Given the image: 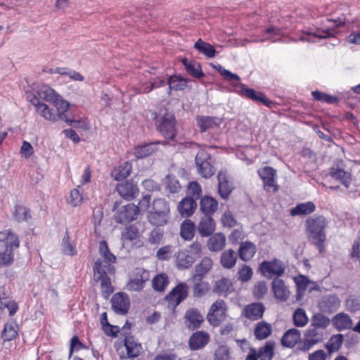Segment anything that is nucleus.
<instances>
[{
	"instance_id": "obj_25",
	"label": "nucleus",
	"mask_w": 360,
	"mask_h": 360,
	"mask_svg": "<svg viewBox=\"0 0 360 360\" xmlns=\"http://www.w3.org/2000/svg\"><path fill=\"white\" fill-rule=\"evenodd\" d=\"M217 179L219 194L222 198L226 199L229 198L233 190V185L228 180L227 175L225 172L221 171L218 174Z\"/></svg>"
},
{
	"instance_id": "obj_53",
	"label": "nucleus",
	"mask_w": 360,
	"mask_h": 360,
	"mask_svg": "<svg viewBox=\"0 0 360 360\" xmlns=\"http://www.w3.org/2000/svg\"><path fill=\"white\" fill-rule=\"evenodd\" d=\"M333 34L330 30H317L314 33H306L300 37V40L302 41H308V42H314L311 39V37H317V38H327L332 36Z\"/></svg>"
},
{
	"instance_id": "obj_29",
	"label": "nucleus",
	"mask_w": 360,
	"mask_h": 360,
	"mask_svg": "<svg viewBox=\"0 0 360 360\" xmlns=\"http://www.w3.org/2000/svg\"><path fill=\"white\" fill-rule=\"evenodd\" d=\"M33 94L27 95V98L30 100L32 98ZM37 98H39V101L40 100H44L46 102L53 103L54 101L58 98L59 94L56 92L53 89L48 86H41L39 88L37 91V95L34 94Z\"/></svg>"
},
{
	"instance_id": "obj_40",
	"label": "nucleus",
	"mask_w": 360,
	"mask_h": 360,
	"mask_svg": "<svg viewBox=\"0 0 360 360\" xmlns=\"http://www.w3.org/2000/svg\"><path fill=\"white\" fill-rule=\"evenodd\" d=\"M212 266V260L208 257L202 258L200 263L195 266V275L194 278L199 281L208 273Z\"/></svg>"
},
{
	"instance_id": "obj_19",
	"label": "nucleus",
	"mask_w": 360,
	"mask_h": 360,
	"mask_svg": "<svg viewBox=\"0 0 360 360\" xmlns=\"http://www.w3.org/2000/svg\"><path fill=\"white\" fill-rule=\"evenodd\" d=\"M265 307L261 302H253L246 305L242 311V315L251 321L260 319L264 314Z\"/></svg>"
},
{
	"instance_id": "obj_62",
	"label": "nucleus",
	"mask_w": 360,
	"mask_h": 360,
	"mask_svg": "<svg viewBox=\"0 0 360 360\" xmlns=\"http://www.w3.org/2000/svg\"><path fill=\"white\" fill-rule=\"evenodd\" d=\"M172 254V246L168 245L160 248L156 252V257L159 260H169Z\"/></svg>"
},
{
	"instance_id": "obj_10",
	"label": "nucleus",
	"mask_w": 360,
	"mask_h": 360,
	"mask_svg": "<svg viewBox=\"0 0 360 360\" xmlns=\"http://www.w3.org/2000/svg\"><path fill=\"white\" fill-rule=\"evenodd\" d=\"M226 303L222 300H217L210 307L207 316L209 323L213 326H217L223 321L226 311Z\"/></svg>"
},
{
	"instance_id": "obj_16",
	"label": "nucleus",
	"mask_w": 360,
	"mask_h": 360,
	"mask_svg": "<svg viewBox=\"0 0 360 360\" xmlns=\"http://www.w3.org/2000/svg\"><path fill=\"white\" fill-rule=\"evenodd\" d=\"M324 331L321 328L310 326L305 333V338L303 343L304 350L310 349L316 344L323 340Z\"/></svg>"
},
{
	"instance_id": "obj_21",
	"label": "nucleus",
	"mask_w": 360,
	"mask_h": 360,
	"mask_svg": "<svg viewBox=\"0 0 360 360\" xmlns=\"http://www.w3.org/2000/svg\"><path fill=\"white\" fill-rule=\"evenodd\" d=\"M124 345L127 354H120V359H133L139 356L142 349L141 345L134 341L132 336H126L124 340Z\"/></svg>"
},
{
	"instance_id": "obj_22",
	"label": "nucleus",
	"mask_w": 360,
	"mask_h": 360,
	"mask_svg": "<svg viewBox=\"0 0 360 360\" xmlns=\"http://www.w3.org/2000/svg\"><path fill=\"white\" fill-rule=\"evenodd\" d=\"M271 288L274 297L279 301L285 302L289 298L290 292L282 279L275 278L272 281Z\"/></svg>"
},
{
	"instance_id": "obj_34",
	"label": "nucleus",
	"mask_w": 360,
	"mask_h": 360,
	"mask_svg": "<svg viewBox=\"0 0 360 360\" xmlns=\"http://www.w3.org/2000/svg\"><path fill=\"white\" fill-rule=\"evenodd\" d=\"M237 259L238 256L232 249L224 250L220 256V263L226 269H233L236 264Z\"/></svg>"
},
{
	"instance_id": "obj_31",
	"label": "nucleus",
	"mask_w": 360,
	"mask_h": 360,
	"mask_svg": "<svg viewBox=\"0 0 360 360\" xmlns=\"http://www.w3.org/2000/svg\"><path fill=\"white\" fill-rule=\"evenodd\" d=\"M197 207L195 200L189 197L184 198L178 205V210L181 217H188L191 216Z\"/></svg>"
},
{
	"instance_id": "obj_4",
	"label": "nucleus",
	"mask_w": 360,
	"mask_h": 360,
	"mask_svg": "<svg viewBox=\"0 0 360 360\" xmlns=\"http://www.w3.org/2000/svg\"><path fill=\"white\" fill-rule=\"evenodd\" d=\"M20 245L18 236L11 230L0 231V267L13 261V251Z\"/></svg>"
},
{
	"instance_id": "obj_8",
	"label": "nucleus",
	"mask_w": 360,
	"mask_h": 360,
	"mask_svg": "<svg viewBox=\"0 0 360 360\" xmlns=\"http://www.w3.org/2000/svg\"><path fill=\"white\" fill-rule=\"evenodd\" d=\"M150 279V272L142 268H136L127 284V288L131 291H141L145 287L146 283Z\"/></svg>"
},
{
	"instance_id": "obj_60",
	"label": "nucleus",
	"mask_w": 360,
	"mask_h": 360,
	"mask_svg": "<svg viewBox=\"0 0 360 360\" xmlns=\"http://www.w3.org/2000/svg\"><path fill=\"white\" fill-rule=\"evenodd\" d=\"M139 235L138 229L133 225L127 227L122 233V239L124 240L132 241L135 240Z\"/></svg>"
},
{
	"instance_id": "obj_45",
	"label": "nucleus",
	"mask_w": 360,
	"mask_h": 360,
	"mask_svg": "<svg viewBox=\"0 0 360 360\" xmlns=\"http://www.w3.org/2000/svg\"><path fill=\"white\" fill-rule=\"evenodd\" d=\"M181 236L186 240H191L194 236L195 224L190 219H186L181 225Z\"/></svg>"
},
{
	"instance_id": "obj_2",
	"label": "nucleus",
	"mask_w": 360,
	"mask_h": 360,
	"mask_svg": "<svg viewBox=\"0 0 360 360\" xmlns=\"http://www.w3.org/2000/svg\"><path fill=\"white\" fill-rule=\"evenodd\" d=\"M30 102L34 106L35 110L46 120L51 122L62 120L75 127L79 126L80 123L79 121L71 118L70 103L60 95L52 103L56 108V112L48 105L39 102V98L34 95L30 98Z\"/></svg>"
},
{
	"instance_id": "obj_57",
	"label": "nucleus",
	"mask_w": 360,
	"mask_h": 360,
	"mask_svg": "<svg viewBox=\"0 0 360 360\" xmlns=\"http://www.w3.org/2000/svg\"><path fill=\"white\" fill-rule=\"evenodd\" d=\"M294 323L297 327H303L308 322V318L302 309H297L293 314Z\"/></svg>"
},
{
	"instance_id": "obj_28",
	"label": "nucleus",
	"mask_w": 360,
	"mask_h": 360,
	"mask_svg": "<svg viewBox=\"0 0 360 360\" xmlns=\"http://www.w3.org/2000/svg\"><path fill=\"white\" fill-rule=\"evenodd\" d=\"M197 124L201 132L219 127L222 120L217 117L200 116L196 118Z\"/></svg>"
},
{
	"instance_id": "obj_12",
	"label": "nucleus",
	"mask_w": 360,
	"mask_h": 360,
	"mask_svg": "<svg viewBox=\"0 0 360 360\" xmlns=\"http://www.w3.org/2000/svg\"><path fill=\"white\" fill-rule=\"evenodd\" d=\"M112 309L117 314H127L130 307V299L125 292H120L114 294L111 298Z\"/></svg>"
},
{
	"instance_id": "obj_11",
	"label": "nucleus",
	"mask_w": 360,
	"mask_h": 360,
	"mask_svg": "<svg viewBox=\"0 0 360 360\" xmlns=\"http://www.w3.org/2000/svg\"><path fill=\"white\" fill-rule=\"evenodd\" d=\"M274 342L267 341L257 352L255 349H250L245 360H272L274 355Z\"/></svg>"
},
{
	"instance_id": "obj_39",
	"label": "nucleus",
	"mask_w": 360,
	"mask_h": 360,
	"mask_svg": "<svg viewBox=\"0 0 360 360\" xmlns=\"http://www.w3.org/2000/svg\"><path fill=\"white\" fill-rule=\"evenodd\" d=\"M233 290V284L231 280L226 278H222L216 281L214 292L219 295L226 296Z\"/></svg>"
},
{
	"instance_id": "obj_37",
	"label": "nucleus",
	"mask_w": 360,
	"mask_h": 360,
	"mask_svg": "<svg viewBox=\"0 0 360 360\" xmlns=\"http://www.w3.org/2000/svg\"><path fill=\"white\" fill-rule=\"evenodd\" d=\"M315 210L314 203L309 201L297 204L290 210V213L291 216L307 215L314 212Z\"/></svg>"
},
{
	"instance_id": "obj_54",
	"label": "nucleus",
	"mask_w": 360,
	"mask_h": 360,
	"mask_svg": "<svg viewBox=\"0 0 360 360\" xmlns=\"http://www.w3.org/2000/svg\"><path fill=\"white\" fill-rule=\"evenodd\" d=\"M311 95L315 100L326 103H336L339 101L338 98L336 96H330L319 91H312Z\"/></svg>"
},
{
	"instance_id": "obj_64",
	"label": "nucleus",
	"mask_w": 360,
	"mask_h": 360,
	"mask_svg": "<svg viewBox=\"0 0 360 360\" xmlns=\"http://www.w3.org/2000/svg\"><path fill=\"white\" fill-rule=\"evenodd\" d=\"M252 274L253 272L252 269L249 266L244 265L238 271V279L242 282H247L251 279Z\"/></svg>"
},
{
	"instance_id": "obj_1",
	"label": "nucleus",
	"mask_w": 360,
	"mask_h": 360,
	"mask_svg": "<svg viewBox=\"0 0 360 360\" xmlns=\"http://www.w3.org/2000/svg\"><path fill=\"white\" fill-rule=\"evenodd\" d=\"M98 252L103 260L98 259L94 267V277L95 282L100 283L102 296L107 300L114 291L110 275L114 274L113 264L116 262V257L110 252L107 243L101 240L98 244Z\"/></svg>"
},
{
	"instance_id": "obj_27",
	"label": "nucleus",
	"mask_w": 360,
	"mask_h": 360,
	"mask_svg": "<svg viewBox=\"0 0 360 360\" xmlns=\"http://www.w3.org/2000/svg\"><path fill=\"white\" fill-rule=\"evenodd\" d=\"M6 309H8L10 316L15 314L18 309V304L7 299L4 293V287H0V319L5 314Z\"/></svg>"
},
{
	"instance_id": "obj_49",
	"label": "nucleus",
	"mask_w": 360,
	"mask_h": 360,
	"mask_svg": "<svg viewBox=\"0 0 360 360\" xmlns=\"http://www.w3.org/2000/svg\"><path fill=\"white\" fill-rule=\"evenodd\" d=\"M343 342V335L342 334H338L333 335L326 345L329 354L337 352L340 349Z\"/></svg>"
},
{
	"instance_id": "obj_51",
	"label": "nucleus",
	"mask_w": 360,
	"mask_h": 360,
	"mask_svg": "<svg viewBox=\"0 0 360 360\" xmlns=\"http://www.w3.org/2000/svg\"><path fill=\"white\" fill-rule=\"evenodd\" d=\"M155 150L154 143H148L136 147L134 148V155L137 158H144L153 154Z\"/></svg>"
},
{
	"instance_id": "obj_58",
	"label": "nucleus",
	"mask_w": 360,
	"mask_h": 360,
	"mask_svg": "<svg viewBox=\"0 0 360 360\" xmlns=\"http://www.w3.org/2000/svg\"><path fill=\"white\" fill-rule=\"evenodd\" d=\"M209 290L210 286L208 283L200 282L194 285L193 291V297L198 298L202 297L205 295Z\"/></svg>"
},
{
	"instance_id": "obj_36",
	"label": "nucleus",
	"mask_w": 360,
	"mask_h": 360,
	"mask_svg": "<svg viewBox=\"0 0 360 360\" xmlns=\"http://www.w3.org/2000/svg\"><path fill=\"white\" fill-rule=\"evenodd\" d=\"M300 339V330L296 328H291L284 333L281 339V343L285 347H293Z\"/></svg>"
},
{
	"instance_id": "obj_5",
	"label": "nucleus",
	"mask_w": 360,
	"mask_h": 360,
	"mask_svg": "<svg viewBox=\"0 0 360 360\" xmlns=\"http://www.w3.org/2000/svg\"><path fill=\"white\" fill-rule=\"evenodd\" d=\"M155 120V125L158 131L167 139L173 140L176 136V120L174 115L171 112H156L152 114Z\"/></svg>"
},
{
	"instance_id": "obj_9",
	"label": "nucleus",
	"mask_w": 360,
	"mask_h": 360,
	"mask_svg": "<svg viewBox=\"0 0 360 360\" xmlns=\"http://www.w3.org/2000/svg\"><path fill=\"white\" fill-rule=\"evenodd\" d=\"M195 165L198 173L204 178L211 177L214 173V167L210 162L209 154L205 151H200L195 156Z\"/></svg>"
},
{
	"instance_id": "obj_23",
	"label": "nucleus",
	"mask_w": 360,
	"mask_h": 360,
	"mask_svg": "<svg viewBox=\"0 0 360 360\" xmlns=\"http://www.w3.org/2000/svg\"><path fill=\"white\" fill-rule=\"evenodd\" d=\"M117 191L120 196L130 200L136 197L139 188L132 181H126L117 186Z\"/></svg>"
},
{
	"instance_id": "obj_41",
	"label": "nucleus",
	"mask_w": 360,
	"mask_h": 360,
	"mask_svg": "<svg viewBox=\"0 0 360 360\" xmlns=\"http://www.w3.org/2000/svg\"><path fill=\"white\" fill-rule=\"evenodd\" d=\"M131 164L129 162H125L117 168H115L111 173L112 176L116 181H120L127 178L131 172Z\"/></svg>"
},
{
	"instance_id": "obj_48",
	"label": "nucleus",
	"mask_w": 360,
	"mask_h": 360,
	"mask_svg": "<svg viewBox=\"0 0 360 360\" xmlns=\"http://www.w3.org/2000/svg\"><path fill=\"white\" fill-rule=\"evenodd\" d=\"M18 335V326L16 323L12 322L6 323L4 326V330L1 333V338L4 341H11Z\"/></svg>"
},
{
	"instance_id": "obj_46",
	"label": "nucleus",
	"mask_w": 360,
	"mask_h": 360,
	"mask_svg": "<svg viewBox=\"0 0 360 360\" xmlns=\"http://www.w3.org/2000/svg\"><path fill=\"white\" fill-rule=\"evenodd\" d=\"M271 333V324L261 321L257 323L255 329V338L258 340H263L269 336Z\"/></svg>"
},
{
	"instance_id": "obj_18",
	"label": "nucleus",
	"mask_w": 360,
	"mask_h": 360,
	"mask_svg": "<svg viewBox=\"0 0 360 360\" xmlns=\"http://www.w3.org/2000/svg\"><path fill=\"white\" fill-rule=\"evenodd\" d=\"M210 341V335L207 332L198 330L189 338L188 346L191 350H199L204 348Z\"/></svg>"
},
{
	"instance_id": "obj_52",
	"label": "nucleus",
	"mask_w": 360,
	"mask_h": 360,
	"mask_svg": "<svg viewBox=\"0 0 360 360\" xmlns=\"http://www.w3.org/2000/svg\"><path fill=\"white\" fill-rule=\"evenodd\" d=\"M329 324L330 319L327 316L323 315L321 313L314 314L311 318V326L314 328H321L323 329V331L328 326Z\"/></svg>"
},
{
	"instance_id": "obj_38",
	"label": "nucleus",
	"mask_w": 360,
	"mask_h": 360,
	"mask_svg": "<svg viewBox=\"0 0 360 360\" xmlns=\"http://www.w3.org/2000/svg\"><path fill=\"white\" fill-rule=\"evenodd\" d=\"M240 85H241L240 92H241L242 95L246 96L247 98H248L252 101L261 102L263 104L268 105V106L271 103V101H268L265 98L263 94H262L260 92H257L252 89L247 88V87H245V86L244 84H241Z\"/></svg>"
},
{
	"instance_id": "obj_50",
	"label": "nucleus",
	"mask_w": 360,
	"mask_h": 360,
	"mask_svg": "<svg viewBox=\"0 0 360 360\" xmlns=\"http://www.w3.org/2000/svg\"><path fill=\"white\" fill-rule=\"evenodd\" d=\"M167 84L170 90L181 91L186 87L187 80L179 76H172L168 79Z\"/></svg>"
},
{
	"instance_id": "obj_55",
	"label": "nucleus",
	"mask_w": 360,
	"mask_h": 360,
	"mask_svg": "<svg viewBox=\"0 0 360 360\" xmlns=\"http://www.w3.org/2000/svg\"><path fill=\"white\" fill-rule=\"evenodd\" d=\"M214 68L217 70L225 79L229 82H236V84H238L240 82V77L238 75L232 73L228 70L224 68L221 65L218 64L214 65Z\"/></svg>"
},
{
	"instance_id": "obj_15",
	"label": "nucleus",
	"mask_w": 360,
	"mask_h": 360,
	"mask_svg": "<svg viewBox=\"0 0 360 360\" xmlns=\"http://www.w3.org/2000/svg\"><path fill=\"white\" fill-rule=\"evenodd\" d=\"M184 319L186 327L191 330L199 328L204 321L202 314L195 308L188 309L186 311Z\"/></svg>"
},
{
	"instance_id": "obj_56",
	"label": "nucleus",
	"mask_w": 360,
	"mask_h": 360,
	"mask_svg": "<svg viewBox=\"0 0 360 360\" xmlns=\"http://www.w3.org/2000/svg\"><path fill=\"white\" fill-rule=\"evenodd\" d=\"M166 188L171 193H176L181 190V186L175 176L168 174L166 176Z\"/></svg>"
},
{
	"instance_id": "obj_43",
	"label": "nucleus",
	"mask_w": 360,
	"mask_h": 360,
	"mask_svg": "<svg viewBox=\"0 0 360 360\" xmlns=\"http://www.w3.org/2000/svg\"><path fill=\"white\" fill-rule=\"evenodd\" d=\"M194 48L201 53H203L208 58H213L215 56L216 50L214 47L199 39L194 44Z\"/></svg>"
},
{
	"instance_id": "obj_14",
	"label": "nucleus",
	"mask_w": 360,
	"mask_h": 360,
	"mask_svg": "<svg viewBox=\"0 0 360 360\" xmlns=\"http://www.w3.org/2000/svg\"><path fill=\"white\" fill-rule=\"evenodd\" d=\"M188 285L184 283H180L175 286L165 297L169 304L176 307L188 296Z\"/></svg>"
},
{
	"instance_id": "obj_42",
	"label": "nucleus",
	"mask_w": 360,
	"mask_h": 360,
	"mask_svg": "<svg viewBox=\"0 0 360 360\" xmlns=\"http://www.w3.org/2000/svg\"><path fill=\"white\" fill-rule=\"evenodd\" d=\"M182 63L190 75L195 78H201L204 76L201 66L198 62L193 60L189 61L186 58H184L182 60Z\"/></svg>"
},
{
	"instance_id": "obj_24",
	"label": "nucleus",
	"mask_w": 360,
	"mask_h": 360,
	"mask_svg": "<svg viewBox=\"0 0 360 360\" xmlns=\"http://www.w3.org/2000/svg\"><path fill=\"white\" fill-rule=\"evenodd\" d=\"M215 230V223L212 216L203 214L198 225V231L201 236H210Z\"/></svg>"
},
{
	"instance_id": "obj_63",
	"label": "nucleus",
	"mask_w": 360,
	"mask_h": 360,
	"mask_svg": "<svg viewBox=\"0 0 360 360\" xmlns=\"http://www.w3.org/2000/svg\"><path fill=\"white\" fill-rule=\"evenodd\" d=\"M14 217L16 221H22L26 220L29 217V210L21 205L15 206Z\"/></svg>"
},
{
	"instance_id": "obj_13",
	"label": "nucleus",
	"mask_w": 360,
	"mask_h": 360,
	"mask_svg": "<svg viewBox=\"0 0 360 360\" xmlns=\"http://www.w3.org/2000/svg\"><path fill=\"white\" fill-rule=\"evenodd\" d=\"M258 174L264 182V188L267 191L276 192L278 189L276 184V171L271 167L266 166L258 170Z\"/></svg>"
},
{
	"instance_id": "obj_32",
	"label": "nucleus",
	"mask_w": 360,
	"mask_h": 360,
	"mask_svg": "<svg viewBox=\"0 0 360 360\" xmlns=\"http://www.w3.org/2000/svg\"><path fill=\"white\" fill-rule=\"evenodd\" d=\"M200 209L203 214L212 216L218 209V202L210 196H204L200 202Z\"/></svg>"
},
{
	"instance_id": "obj_44",
	"label": "nucleus",
	"mask_w": 360,
	"mask_h": 360,
	"mask_svg": "<svg viewBox=\"0 0 360 360\" xmlns=\"http://www.w3.org/2000/svg\"><path fill=\"white\" fill-rule=\"evenodd\" d=\"M168 284V276L165 273H161L156 275L152 280V286L155 291H164Z\"/></svg>"
},
{
	"instance_id": "obj_47",
	"label": "nucleus",
	"mask_w": 360,
	"mask_h": 360,
	"mask_svg": "<svg viewBox=\"0 0 360 360\" xmlns=\"http://www.w3.org/2000/svg\"><path fill=\"white\" fill-rule=\"evenodd\" d=\"M330 176L340 181L346 188H348L350 182V174L339 168H331L330 171Z\"/></svg>"
},
{
	"instance_id": "obj_59",
	"label": "nucleus",
	"mask_w": 360,
	"mask_h": 360,
	"mask_svg": "<svg viewBox=\"0 0 360 360\" xmlns=\"http://www.w3.org/2000/svg\"><path fill=\"white\" fill-rule=\"evenodd\" d=\"M61 246L62 251L65 255L72 256L76 254V250L70 241L68 232H66L65 236L63 238Z\"/></svg>"
},
{
	"instance_id": "obj_20",
	"label": "nucleus",
	"mask_w": 360,
	"mask_h": 360,
	"mask_svg": "<svg viewBox=\"0 0 360 360\" xmlns=\"http://www.w3.org/2000/svg\"><path fill=\"white\" fill-rule=\"evenodd\" d=\"M340 301L337 295H328L323 296L319 303V309L323 313H333L338 310Z\"/></svg>"
},
{
	"instance_id": "obj_26",
	"label": "nucleus",
	"mask_w": 360,
	"mask_h": 360,
	"mask_svg": "<svg viewBox=\"0 0 360 360\" xmlns=\"http://www.w3.org/2000/svg\"><path fill=\"white\" fill-rule=\"evenodd\" d=\"M176 265L179 269L191 267L195 261V257L191 255L186 250H179L175 254Z\"/></svg>"
},
{
	"instance_id": "obj_17",
	"label": "nucleus",
	"mask_w": 360,
	"mask_h": 360,
	"mask_svg": "<svg viewBox=\"0 0 360 360\" xmlns=\"http://www.w3.org/2000/svg\"><path fill=\"white\" fill-rule=\"evenodd\" d=\"M139 212L137 207L134 204H128L122 207L117 212L115 220L117 223L125 224L134 221L136 219Z\"/></svg>"
},
{
	"instance_id": "obj_35",
	"label": "nucleus",
	"mask_w": 360,
	"mask_h": 360,
	"mask_svg": "<svg viewBox=\"0 0 360 360\" xmlns=\"http://www.w3.org/2000/svg\"><path fill=\"white\" fill-rule=\"evenodd\" d=\"M333 325L339 330L349 329L352 321L349 316L345 313H339L332 319Z\"/></svg>"
},
{
	"instance_id": "obj_30",
	"label": "nucleus",
	"mask_w": 360,
	"mask_h": 360,
	"mask_svg": "<svg viewBox=\"0 0 360 360\" xmlns=\"http://www.w3.org/2000/svg\"><path fill=\"white\" fill-rule=\"evenodd\" d=\"M226 242V236L221 233H217L210 237L207 245L210 251L219 252L224 248Z\"/></svg>"
},
{
	"instance_id": "obj_33",
	"label": "nucleus",
	"mask_w": 360,
	"mask_h": 360,
	"mask_svg": "<svg viewBox=\"0 0 360 360\" xmlns=\"http://www.w3.org/2000/svg\"><path fill=\"white\" fill-rule=\"evenodd\" d=\"M256 250V246L253 243L245 241L240 243L238 256L243 261L248 262L254 257Z\"/></svg>"
},
{
	"instance_id": "obj_3",
	"label": "nucleus",
	"mask_w": 360,
	"mask_h": 360,
	"mask_svg": "<svg viewBox=\"0 0 360 360\" xmlns=\"http://www.w3.org/2000/svg\"><path fill=\"white\" fill-rule=\"evenodd\" d=\"M305 226L309 240L313 241L320 252H323L326 238L324 230L328 226L326 219L323 215L309 217L306 220Z\"/></svg>"
},
{
	"instance_id": "obj_6",
	"label": "nucleus",
	"mask_w": 360,
	"mask_h": 360,
	"mask_svg": "<svg viewBox=\"0 0 360 360\" xmlns=\"http://www.w3.org/2000/svg\"><path fill=\"white\" fill-rule=\"evenodd\" d=\"M169 212V207L167 202L164 199L158 198L153 201L148 218L152 224L157 226H163L167 222Z\"/></svg>"
},
{
	"instance_id": "obj_7",
	"label": "nucleus",
	"mask_w": 360,
	"mask_h": 360,
	"mask_svg": "<svg viewBox=\"0 0 360 360\" xmlns=\"http://www.w3.org/2000/svg\"><path fill=\"white\" fill-rule=\"evenodd\" d=\"M285 269L283 262L278 259L264 261L259 265L262 274L267 278H271L274 276L278 278L285 274Z\"/></svg>"
},
{
	"instance_id": "obj_61",
	"label": "nucleus",
	"mask_w": 360,
	"mask_h": 360,
	"mask_svg": "<svg viewBox=\"0 0 360 360\" xmlns=\"http://www.w3.org/2000/svg\"><path fill=\"white\" fill-rule=\"evenodd\" d=\"M188 193L191 195L190 198L195 200L198 199L202 193L200 186L196 181H191L188 186Z\"/></svg>"
}]
</instances>
